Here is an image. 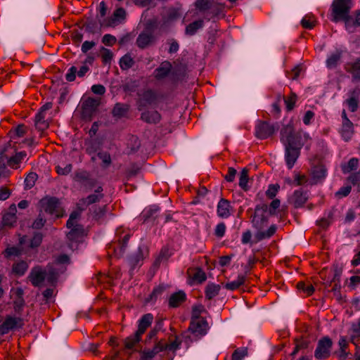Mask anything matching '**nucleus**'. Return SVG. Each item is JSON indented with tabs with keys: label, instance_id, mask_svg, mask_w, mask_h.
I'll return each instance as SVG.
<instances>
[{
	"label": "nucleus",
	"instance_id": "obj_62",
	"mask_svg": "<svg viewBox=\"0 0 360 360\" xmlns=\"http://www.w3.org/2000/svg\"><path fill=\"white\" fill-rule=\"evenodd\" d=\"M77 72V68L76 66L70 67L67 73L65 74V79L68 82H73L75 80Z\"/></svg>",
	"mask_w": 360,
	"mask_h": 360
},
{
	"label": "nucleus",
	"instance_id": "obj_41",
	"mask_svg": "<svg viewBox=\"0 0 360 360\" xmlns=\"http://www.w3.org/2000/svg\"><path fill=\"white\" fill-rule=\"evenodd\" d=\"M141 339V336L135 333L133 335H130L124 340V347L127 349H134L135 345L139 342Z\"/></svg>",
	"mask_w": 360,
	"mask_h": 360
},
{
	"label": "nucleus",
	"instance_id": "obj_6",
	"mask_svg": "<svg viewBox=\"0 0 360 360\" xmlns=\"http://www.w3.org/2000/svg\"><path fill=\"white\" fill-rule=\"evenodd\" d=\"M338 132L345 142L349 141L355 134L354 124L349 119L345 109L341 112V124Z\"/></svg>",
	"mask_w": 360,
	"mask_h": 360
},
{
	"label": "nucleus",
	"instance_id": "obj_26",
	"mask_svg": "<svg viewBox=\"0 0 360 360\" xmlns=\"http://www.w3.org/2000/svg\"><path fill=\"white\" fill-rule=\"evenodd\" d=\"M154 41V36L152 33L143 32L136 39V45L140 49H145L150 46Z\"/></svg>",
	"mask_w": 360,
	"mask_h": 360
},
{
	"label": "nucleus",
	"instance_id": "obj_58",
	"mask_svg": "<svg viewBox=\"0 0 360 360\" xmlns=\"http://www.w3.org/2000/svg\"><path fill=\"white\" fill-rule=\"evenodd\" d=\"M247 355L248 350L246 348H238L232 354V360H242Z\"/></svg>",
	"mask_w": 360,
	"mask_h": 360
},
{
	"label": "nucleus",
	"instance_id": "obj_34",
	"mask_svg": "<svg viewBox=\"0 0 360 360\" xmlns=\"http://www.w3.org/2000/svg\"><path fill=\"white\" fill-rule=\"evenodd\" d=\"M221 289L220 285L215 284L213 283H208L207 286L205 287V297L207 300H212L217 295H218L219 291Z\"/></svg>",
	"mask_w": 360,
	"mask_h": 360
},
{
	"label": "nucleus",
	"instance_id": "obj_33",
	"mask_svg": "<svg viewBox=\"0 0 360 360\" xmlns=\"http://www.w3.org/2000/svg\"><path fill=\"white\" fill-rule=\"evenodd\" d=\"M102 191V186H98L95 190L94 193L88 195L85 199H83L82 201L87 205L99 202L103 198V194L101 193Z\"/></svg>",
	"mask_w": 360,
	"mask_h": 360
},
{
	"label": "nucleus",
	"instance_id": "obj_47",
	"mask_svg": "<svg viewBox=\"0 0 360 360\" xmlns=\"http://www.w3.org/2000/svg\"><path fill=\"white\" fill-rule=\"evenodd\" d=\"M248 170L244 168L240 173L239 186L244 191L248 190Z\"/></svg>",
	"mask_w": 360,
	"mask_h": 360
},
{
	"label": "nucleus",
	"instance_id": "obj_2",
	"mask_svg": "<svg viewBox=\"0 0 360 360\" xmlns=\"http://www.w3.org/2000/svg\"><path fill=\"white\" fill-rule=\"evenodd\" d=\"M352 8V0H334L332 4V20H343L349 32H354L358 26L354 24V18L349 15Z\"/></svg>",
	"mask_w": 360,
	"mask_h": 360
},
{
	"label": "nucleus",
	"instance_id": "obj_52",
	"mask_svg": "<svg viewBox=\"0 0 360 360\" xmlns=\"http://www.w3.org/2000/svg\"><path fill=\"white\" fill-rule=\"evenodd\" d=\"M284 101L286 105L287 110L290 111L295 107V104L297 101V95L295 93H291V94L289 96L284 98Z\"/></svg>",
	"mask_w": 360,
	"mask_h": 360
},
{
	"label": "nucleus",
	"instance_id": "obj_3",
	"mask_svg": "<svg viewBox=\"0 0 360 360\" xmlns=\"http://www.w3.org/2000/svg\"><path fill=\"white\" fill-rule=\"evenodd\" d=\"M309 136L302 130L294 131L293 125L289 123L281 130V141L284 145L301 149Z\"/></svg>",
	"mask_w": 360,
	"mask_h": 360
},
{
	"label": "nucleus",
	"instance_id": "obj_31",
	"mask_svg": "<svg viewBox=\"0 0 360 360\" xmlns=\"http://www.w3.org/2000/svg\"><path fill=\"white\" fill-rule=\"evenodd\" d=\"M129 110V105L128 104L117 103L112 110V115L116 119H120L125 117Z\"/></svg>",
	"mask_w": 360,
	"mask_h": 360
},
{
	"label": "nucleus",
	"instance_id": "obj_45",
	"mask_svg": "<svg viewBox=\"0 0 360 360\" xmlns=\"http://www.w3.org/2000/svg\"><path fill=\"white\" fill-rule=\"evenodd\" d=\"M46 271V278L47 281L51 284L56 282L58 278V271L51 266H48Z\"/></svg>",
	"mask_w": 360,
	"mask_h": 360
},
{
	"label": "nucleus",
	"instance_id": "obj_38",
	"mask_svg": "<svg viewBox=\"0 0 360 360\" xmlns=\"http://www.w3.org/2000/svg\"><path fill=\"white\" fill-rule=\"evenodd\" d=\"M359 160L356 158L349 159L347 163L341 165L342 172L344 174H348L356 170L359 166Z\"/></svg>",
	"mask_w": 360,
	"mask_h": 360
},
{
	"label": "nucleus",
	"instance_id": "obj_16",
	"mask_svg": "<svg viewBox=\"0 0 360 360\" xmlns=\"http://www.w3.org/2000/svg\"><path fill=\"white\" fill-rule=\"evenodd\" d=\"M310 174L311 176V184H316L321 182L326 176L327 169L322 164L314 165L311 167Z\"/></svg>",
	"mask_w": 360,
	"mask_h": 360
},
{
	"label": "nucleus",
	"instance_id": "obj_28",
	"mask_svg": "<svg viewBox=\"0 0 360 360\" xmlns=\"http://www.w3.org/2000/svg\"><path fill=\"white\" fill-rule=\"evenodd\" d=\"M126 18V11L123 8H117L113 15L107 21V26L114 27L117 22H121Z\"/></svg>",
	"mask_w": 360,
	"mask_h": 360
},
{
	"label": "nucleus",
	"instance_id": "obj_1",
	"mask_svg": "<svg viewBox=\"0 0 360 360\" xmlns=\"http://www.w3.org/2000/svg\"><path fill=\"white\" fill-rule=\"evenodd\" d=\"M269 216L266 204L262 203L255 207L254 214L251 217V223L257 230L255 235L257 241L269 238L276 233L277 227L275 224L271 225L266 231L263 230L268 224Z\"/></svg>",
	"mask_w": 360,
	"mask_h": 360
},
{
	"label": "nucleus",
	"instance_id": "obj_14",
	"mask_svg": "<svg viewBox=\"0 0 360 360\" xmlns=\"http://www.w3.org/2000/svg\"><path fill=\"white\" fill-rule=\"evenodd\" d=\"M308 199L307 192L302 189L295 190L292 195L289 198V203L293 205L295 208L302 207Z\"/></svg>",
	"mask_w": 360,
	"mask_h": 360
},
{
	"label": "nucleus",
	"instance_id": "obj_8",
	"mask_svg": "<svg viewBox=\"0 0 360 360\" xmlns=\"http://www.w3.org/2000/svg\"><path fill=\"white\" fill-rule=\"evenodd\" d=\"M332 346L333 342L330 338H321L314 352L315 358L319 360L328 359L330 356Z\"/></svg>",
	"mask_w": 360,
	"mask_h": 360
},
{
	"label": "nucleus",
	"instance_id": "obj_15",
	"mask_svg": "<svg viewBox=\"0 0 360 360\" xmlns=\"http://www.w3.org/2000/svg\"><path fill=\"white\" fill-rule=\"evenodd\" d=\"M344 69L352 75L353 81H360V57L346 63Z\"/></svg>",
	"mask_w": 360,
	"mask_h": 360
},
{
	"label": "nucleus",
	"instance_id": "obj_20",
	"mask_svg": "<svg viewBox=\"0 0 360 360\" xmlns=\"http://www.w3.org/2000/svg\"><path fill=\"white\" fill-rule=\"evenodd\" d=\"M162 116L157 110H144L141 114L140 119L148 124H156L161 120Z\"/></svg>",
	"mask_w": 360,
	"mask_h": 360
},
{
	"label": "nucleus",
	"instance_id": "obj_55",
	"mask_svg": "<svg viewBox=\"0 0 360 360\" xmlns=\"http://www.w3.org/2000/svg\"><path fill=\"white\" fill-rule=\"evenodd\" d=\"M352 335H351V341L355 343L360 337V318L356 323H354L352 326Z\"/></svg>",
	"mask_w": 360,
	"mask_h": 360
},
{
	"label": "nucleus",
	"instance_id": "obj_40",
	"mask_svg": "<svg viewBox=\"0 0 360 360\" xmlns=\"http://www.w3.org/2000/svg\"><path fill=\"white\" fill-rule=\"evenodd\" d=\"M27 133V127L24 124H19L15 129L10 130L9 134L13 140L22 137Z\"/></svg>",
	"mask_w": 360,
	"mask_h": 360
},
{
	"label": "nucleus",
	"instance_id": "obj_9",
	"mask_svg": "<svg viewBox=\"0 0 360 360\" xmlns=\"http://www.w3.org/2000/svg\"><path fill=\"white\" fill-rule=\"evenodd\" d=\"M138 96L136 105L139 111L143 110L148 105L156 103L158 101L157 94L151 89H147L141 94H139Z\"/></svg>",
	"mask_w": 360,
	"mask_h": 360
},
{
	"label": "nucleus",
	"instance_id": "obj_37",
	"mask_svg": "<svg viewBox=\"0 0 360 360\" xmlns=\"http://www.w3.org/2000/svg\"><path fill=\"white\" fill-rule=\"evenodd\" d=\"M204 26L202 20H195L186 27L185 34L188 36L194 35L198 30L202 29Z\"/></svg>",
	"mask_w": 360,
	"mask_h": 360
},
{
	"label": "nucleus",
	"instance_id": "obj_64",
	"mask_svg": "<svg viewBox=\"0 0 360 360\" xmlns=\"http://www.w3.org/2000/svg\"><path fill=\"white\" fill-rule=\"evenodd\" d=\"M72 164H68L63 167L60 165L56 167V171L59 175H67L72 171Z\"/></svg>",
	"mask_w": 360,
	"mask_h": 360
},
{
	"label": "nucleus",
	"instance_id": "obj_60",
	"mask_svg": "<svg viewBox=\"0 0 360 360\" xmlns=\"http://www.w3.org/2000/svg\"><path fill=\"white\" fill-rule=\"evenodd\" d=\"M352 191L351 186H345L341 187L336 193L335 196L338 198H342L343 197L347 196Z\"/></svg>",
	"mask_w": 360,
	"mask_h": 360
},
{
	"label": "nucleus",
	"instance_id": "obj_29",
	"mask_svg": "<svg viewBox=\"0 0 360 360\" xmlns=\"http://www.w3.org/2000/svg\"><path fill=\"white\" fill-rule=\"evenodd\" d=\"M9 210L10 212L4 214L2 217L1 223L3 226L11 227L16 222L17 217L15 216V205H11Z\"/></svg>",
	"mask_w": 360,
	"mask_h": 360
},
{
	"label": "nucleus",
	"instance_id": "obj_4",
	"mask_svg": "<svg viewBox=\"0 0 360 360\" xmlns=\"http://www.w3.org/2000/svg\"><path fill=\"white\" fill-rule=\"evenodd\" d=\"M80 216L81 214L79 211H73L66 223L67 228L70 229L67 233V238L71 243L70 244L71 248L73 243L79 242L84 234L83 226L78 223Z\"/></svg>",
	"mask_w": 360,
	"mask_h": 360
},
{
	"label": "nucleus",
	"instance_id": "obj_22",
	"mask_svg": "<svg viewBox=\"0 0 360 360\" xmlns=\"http://www.w3.org/2000/svg\"><path fill=\"white\" fill-rule=\"evenodd\" d=\"M20 321V318L7 316L2 324L0 325V335L7 334L11 330L14 329Z\"/></svg>",
	"mask_w": 360,
	"mask_h": 360
},
{
	"label": "nucleus",
	"instance_id": "obj_49",
	"mask_svg": "<svg viewBox=\"0 0 360 360\" xmlns=\"http://www.w3.org/2000/svg\"><path fill=\"white\" fill-rule=\"evenodd\" d=\"M165 288L163 285H158V287H155L149 297L146 299L147 302H153L155 301L158 296L161 295L162 292L165 291Z\"/></svg>",
	"mask_w": 360,
	"mask_h": 360
},
{
	"label": "nucleus",
	"instance_id": "obj_10",
	"mask_svg": "<svg viewBox=\"0 0 360 360\" xmlns=\"http://www.w3.org/2000/svg\"><path fill=\"white\" fill-rule=\"evenodd\" d=\"M347 96L348 98L344 101L343 104L347 105L349 112H355L360 103V86H357L349 90Z\"/></svg>",
	"mask_w": 360,
	"mask_h": 360
},
{
	"label": "nucleus",
	"instance_id": "obj_59",
	"mask_svg": "<svg viewBox=\"0 0 360 360\" xmlns=\"http://www.w3.org/2000/svg\"><path fill=\"white\" fill-rule=\"evenodd\" d=\"M347 180L353 186H358L360 188V171L352 173Z\"/></svg>",
	"mask_w": 360,
	"mask_h": 360
},
{
	"label": "nucleus",
	"instance_id": "obj_30",
	"mask_svg": "<svg viewBox=\"0 0 360 360\" xmlns=\"http://www.w3.org/2000/svg\"><path fill=\"white\" fill-rule=\"evenodd\" d=\"M172 70V65L169 61L162 62L160 67L154 71V77L160 80L165 78Z\"/></svg>",
	"mask_w": 360,
	"mask_h": 360
},
{
	"label": "nucleus",
	"instance_id": "obj_23",
	"mask_svg": "<svg viewBox=\"0 0 360 360\" xmlns=\"http://www.w3.org/2000/svg\"><path fill=\"white\" fill-rule=\"evenodd\" d=\"M74 179L81 182L86 189H91L95 186V181L89 178V174L86 171H77L75 174Z\"/></svg>",
	"mask_w": 360,
	"mask_h": 360
},
{
	"label": "nucleus",
	"instance_id": "obj_48",
	"mask_svg": "<svg viewBox=\"0 0 360 360\" xmlns=\"http://www.w3.org/2000/svg\"><path fill=\"white\" fill-rule=\"evenodd\" d=\"M301 25L305 29H309V30L312 29L316 25V20H315L314 15H305L301 21Z\"/></svg>",
	"mask_w": 360,
	"mask_h": 360
},
{
	"label": "nucleus",
	"instance_id": "obj_50",
	"mask_svg": "<svg viewBox=\"0 0 360 360\" xmlns=\"http://www.w3.org/2000/svg\"><path fill=\"white\" fill-rule=\"evenodd\" d=\"M143 259V256L141 250L139 249V252L136 253L134 256L130 257L129 263L131 266L132 269L136 268L137 266L140 265V262Z\"/></svg>",
	"mask_w": 360,
	"mask_h": 360
},
{
	"label": "nucleus",
	"instance_id": "obj_11",
	"mask_svg": "<svg viewBox=\"0 0 360 360\" xmlns=\"http://www.w3.org/2000/svg\"><path fill=\"white\" fill-rule=\"evenodd\" d=\"M209 328L205 318L191 319L188 330L197 337L204 336Z\"/></svg>",
	"mask_w": 360,
	"mask_h": 360
},
{
	"label": "nucleus",
	"instance_id": "obj_5",
	"mask_svg": "<svg viewBox=\"0 0 360 360\" xmlns=\"http://www.w3.org/2000/svg\"><path fill=\"white\" fill-rule=\"evenodd\" d=\"M40 205L46 213L57 218L62 217L64 215V210L60 206L59 200L55 197L41 199Z\"/></svg>",
	"mask_w": 360,
	"mask_h": 360
},
{
	"label": "nucleus",
	"instance_id": "obj_25",
	"mask_svg": "<svg viewBox=\"0 0 360 360\" xmlns=\"http://www.w3.org/2000/svg\"><path fill=\"white\" fill-rule=\"evenodd\" d=\"M153 320V316L151 314H146L139 321L138 329L136 331L137 335L142 336L147 328L151 325Z\"/></svg>",
	"mask_w": 360,
	"mask_h": 360
},
{
	"label": "nucleus",
	"instance_id": "obj_63",
	"mask_svg": "<svg viewBox=\"0 0 360 360\" xmlns=\"http://www.w3.org/2000/svg\"><path fill=\"white\" fill-rule=\"evenodd\" d=\"M97 156L102 160L105 167H108L111 164V157L108 152H100L97 154Z\"/></svg>",
	"mask_w": 360,
	"mask_h": 360
},
{
	"label": "nucleus",
	"instance_id": "obj_36",
	"mask_svg": "<svg viewBox=\"0 0 360 360\" xmlns=\"http://www.w3.org/2000/svg\"><path fill=\"white\" fill-rule=\"evenodd\" d=\"M246 281V276L243 274H239L237 277V279L233 281L228 282L224 285V288L229 290H235L238 289L241 285H243Z\"/></svg>",
	"mask_w": 360,
	"mask_h": 360
},
{
	"label": "nucleus",
	"instance_id": "obj_61",
	"mask_svg": "<svg viewBox=\"0 0 360 360\" xmlns=\"http://www.w3.org/2000/svg\"><path fill=\"white\" fill-rule=\"evenodd\" d=\"M43 239V235L41 233H35L31 240L30 246L31 248L39 247Z\"/></svg>",
	"mask_w": 360,
	"mask_h": 360
},
{
	"label": "nucleus",
	"instance_id": "obj_39",
	"mask_svg": "<svg viewBox=\"0 0 360 360\" xmlns=\"http://www.w3.org/2000/svg\"><path fill=\"white\" fill-rule=\"evenodd\" d=\"M214 0H196L195 6L196 8L205 15L208 13Z\"/></svg>",
	"mask_w": 360,
	"mask_h": 360
},
{
	"label": "nucleus",
	"instance_id": "obj_43",
	"mask_svg": "<svg viewBox=\"0 0 360 360\" xmlns=\"http://www.w3.org/2000/svg\"><path fill=\"white\" fill-rule=\"evenodd\" d=\"M134 63V59L129 54H125L120 60V66L122 70H128L131 68Z\"/></svg>",
	"mask_w": 360,
	"mask_h": 360
},
{
	"label": "nucleus",
	"instance_id": "obj_21",
	"mask_svg": "<svg viewBox=\"0 0 360 360\" xmlns=\"http://www.w3.org/2000/svg\"><path fill=\"white\" fill-rule=\"evenodd\" d=\"M217 212L220 218L226 219L231 216L232 207L230 202L226 199L221 198L218 202Z\"/></svg>",
	"mask_w": 360,
	"mask_h": 360
},
{
	"label": "nucleus",
	"instance_id": "obj_13",
	"mask_svg": "<svg viewBox=\"0 0 360 360\" xmlns=\"http://www.w3.org/2000/svg\"><path fill=\"white\" fill-rule=\"evenodd\" d=\"M275 129L273 125L266 122H260L255 129V135L258 139H265L274 133Z\"/></svg>",
	"mask_w": 360,
	"mask_h": 360
},
{
	"label": "nucleus",
	"instance_id": "obj_12",
	"mask_svg": "<svg viewBox=\"0 0 360 360\" xmlns=\"http://www.w3.org/2000/svg\"><path fill=\"white\" fill-rule=\"evenodd\" d=\"M100 104L98 99L88 98L82 104V115L84 118L90 119Z\"/></svg>",
	"mask_w": 360,
	"mask_h": 360
},
{
	"label": "nucleus",
	"instance_id": "obj_19",
	"mask_svg": "<svg viewBox=\"0 0 360 360\" xmlns=\"http://www.w3.org/2000/svg\"><path fill=\"white\" fill-rule=\"evenodd\" d=\"M284 146H285V156L286 164H287L288 167L289 169H291L294 166L297 159L298 158V157L300 155V149L295 148V147L287 146V145H284Z\"/></svg>",
	"mask_w": 360,
	"mask_h": 360
},
{
	"label": "nucleus",
	"instance_id": "obj_54",
	"mask_svg": "<svg viewBox=\"0 0 360 360\" xmlns=\"http://www.w3.org/2000/svg\"><path fill=\"white\" fill-rule=\"evenodd\" d=\"M101 56L103 63L106 64L110 63L112 59L113 53L110 49L102 47L101 49Z\"/></svg>",
	"mask_w": 360,
	"mask_h": 360
},
{
	"label": "nucleus",
	"instance_id": "obj_56",
	"mask_svg": "<svg viewBox=\"0 0 360 360\" xmlns=\"http://www.w3.org/2000/svg\"><path fill=\"white\" fill-rule=\"evenodd\" d=\"M159 208L156 206H153L149 207L148 209L144 210L142 212V217L144 218L145 220L149 218H155L156 213L158 212Z\"/></svg>",
	"mask_w": 360,
	"mask_h": 360
},
{
	"label": "nucleus",
	"instance_id": "obj_53",
	"mask_svg": "<svg viewBox=\"0 0 360 360\" xmlns=\"http://www.w3.org/2000/svg\"><path fill=\"white\" fill-rule=\"evenodd\" d=\"M169 257V249L167 248H162L160 250V252L158 255V257L156 258L155 261L154 262V265L158 266L161 262L164 259H167Z\"/></svg>",
	"mask_w": 360,
	"mask_h": 360
},
{
	"label": "nucleus",
	"instance_id": "obj_24",
	"mask_svg": "<svg viewBox=\"0 0 360 360\" xmlns=\"http://www.w3.org/2000/svg\"><path fill=\"white\" fill-rule=\"evenodd\" d=\"M186 300V295L183 290H179L172 294L168 300V305L170 308L179 307Z\"/></svg>",
	"mask_w": 360,
	"mask_h": 360
},
{
	"label": "nucleus",
	"instance_id": "obj_27",
	"mask_svg": "<svg viewBox=\"0 0 360 360\" xmlns=\"http://www.w3.org/2000/svg\"><path fill=\"white\" fill-rule=\"evenodd\" d=\"M342 53L343 51L340 49H336L335 51L332 52L326 60V66L329 69L335 68L341 60Z\"/></svg>",
	"mask_w": 360,
	"mask_h": 360
},
{
	"label": "nucleus",
	"instance_id": "obj_46",
	"mask_svg": "<svg viewBox=\"0 0 360 360\" xmlns=\"http://www.w3.org/2000/svg\"><path fill=\"white\" fill-rule=\"evenodd\" d=\"M297 288L307 295H311L314 291V288L310 283H304L303 281L298 282L297 283Z\"/></svg>",
	"mask_w": 360,
	"mask_h": 360
},
{
	"label": "nucleus",
	"instance_id": "obj_44",
	"mask_svg": "<svg viewBox=\"0 0 360 360\" xmlns=\"http://www.w3.org/2000/svg\"><path fill=\"white\" fill-rule=\"evenodd\" d=\"M27 269L28 264L25 261H20L18 263L14 264L13 266V272L18 276L24 275Z\"/></svg>",
	"mask_w": 360,
	"mask_h": 360
},
{
	"label": "nucleus",
	"instance_id": "obj_18",
	"mask_svg": "<svg viewBox=\"0 0 360 360\" xmlns=\"http://www.w3.org/2000/svg\"><path fill=\"white\" fill-rule=\"evenodd\" d=\"M29 278L34 287H39L46 279V271H43L40 266H35L32 269Z\"/></svg>",
	"mask_w": 360,
	"mask_h": 360
},
{
	"label": "nucleus",
	"instance_id": "obj_51",
	"mask_svg": "<svg viewBox=\"0 0 360 360\" xmlns=\"http://www.w3.org/2000/svg\"><path fill=\"white\" fill-rule=\"evenodd\" d=\"M37 179V174L36 173H34V172L29 173L25 179V189L32 188L34 186Z\"/></svg>",
	"mask_w": 360,
	"mask_h": 360
},
{
	"label": "nucleus",
	"instance_id": "obj_7",
	"mask_svg": "<svg viewBox=\"0 0 360 360\" xmlns=\"http://www.w3.org/2000/svg\"><path fill=\"white\" fill-rule=\"evenodd\" d=\"M52 108L51 103H46L42 105L39 111L35 116L34 125L36 129L40 132V136L42 137L44 134V131L49 128V123L46 120V111Z\"/></svg>",
	"mask_w": 360,
	"mask_h": 360
},
{
	"label": "nucleus",
	"instance_id": "obj_42",
	"mask_svg": "<svg viewBox=\"0 0 360 360\" xmlns=\"http://www.w3.org/2000/svg\"><path fill=\"white\" fill-rule=\"evenodd\" d=\"M129 238L130 234H125L124 237L119 240V243L113 247L115 252H117V249H119L118 254L121 255L127 248Z\"/></svg>",
	"mask_w": 360,
	"mask_h": 360
},
{
	"label": "nucleus",
	"instance_id": "obj_35",
	"mask_svg": "<svg viewBox=\"0 0 360 360\" xmlns=\"http://www.w3.org/2000/svg\"><path fill=\"white\" fill-rule=\"evenodd\" d=\"M223 5L218 4L214 1L211 6L210 11L205 15V18L207 20H210L212 19L214 17L220 15L223 12Z\"/></svg>",
	"mask_w": 360,
	"mask_h": 360
},
{
	"label": "nucleus",
	"instance_id": "obj_17",
	"mask_svg": "<svg viewBox=\"0 0 360 360\" xmlns=\"http://www.w3.org/2000/svg\"><path fill=\"white\" fill-rule=\"evenodd\" d=\"M187 274L192 280V283L201 284L207 279L206 274L200 267L188 268Z\"/></svg>",
	"mask_w": 360,
	"mask_h": 360
},
{
	"label": "nucleus",
	"instance_id": "obj_57",
	"mask_svg": "<svg viewBox=\"0 0 360 360\" xmlns=\"http://www.w3.org/2000/svg\"><path fill=\"white\" fill-rule=\"evenodd\" d=\"M106 211V205L96 207L93 213L94 219L96 221L101 220L105 216Z\"/></svg>",
	"mask_w": 360,
	"mask_h": 360
},
{
	"label": "nucleus",
	"instance_id": "obj_32",
	"mask_svg": "<svg viewBox=\"0 0 360 360\" xmlns=\"http://www.w3.org/2000/svg\"><path fill=\"white\" fill-rule=\"evenodd\" d=\"M27 157V153L25 151H20L16 153L15 155L11 157L8 161L7 165L11 168L17 169L20 167L21 162Z\"/></svg>",
	"mask_w": 360,
	"mask_h": 360
}]
</instances>
